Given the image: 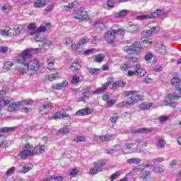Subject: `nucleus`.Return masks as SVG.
<instances>
[{
    "label": "nucleus",
    "instance_id": "nucleus-13",
    "mask_svg": "<svg viewBox=\"0 0 181 181\" xmlns=\"http://www.w3.org/2000/svg\"><path fill=\"white\" fill-rule=\"evenodd\" d=\"M171 84L175 87L176 91H178L181 94L180 78L177 77L173 78L171 79Z\"/></svg>",
    "mask_w": 181,
    "mask_h": 181
},
{
    "label": "nucleus",
    "instance_id": "nucleus-29",
    "mask_svg": "<svg viewBox=\"0 0 181 181\" xmlns=\"http://www.w3.org/2000/svg\"><path fill=\"white\" fill-rule=\"evenodd\" d=\"M136 74L137 77L139 78L141 77H144L145 74H146V71L142 68H139L136 69Z\"/></svg>",
    "mask_w": 181,
    "mask_h": 181
},
{
    "label": "nucleus",
    "instance_id": "nucleus-60",
    "mask_svg": "<svg viewBox=\"0 0 181 181\" xmlns=\"http://www.w3.org/2000/svg\"><path fill=\"white\" fill-rule=\"evenodd\" d=\"M53 106V105L50 103H47L42 105V107L44 110H49V108H52V107Z\"/></svg>",
    "mask_w": 181,
    "mask_h": 181
},
{
    "label": "nucleus",
    "instance_id": "nucleus-52",
    "mask_svg": "<svg viewBox=\"0 0 181 181\" xmlns=\"http://www.w3.org/2000/svg\"><path fill=\"white\" fill-rule=\"evenodd\" d=\"M119 118V116L118 115V113H115L113 114V116L110 117V121L113 124H115V122H117V119H118Z\"/></svg>",
    "mask_w": 181,
    "mask_h": 181
},
{
    "label": "nucleus",
    "instance_id": "nucleus-62",
    "mask_svg": "<svg viewBox=\"0 0 181 181\" xmlns=\"http://www.w3.org/2000/svg\"><path fill=\"white\" fill-rule=\"evenodd\" d=\"M163 160H164L163 158L159 157V158H153L152 160V162L154 164L156 163V162H158V163H162V162H163Z\"/></svg>",
    "mask_w": 181,
    "mask_h": 181
},
{
    "label": "nucleus",
    "instance_id": "nucleus-15",
    "mask_svg": "<svg viewBox=\"0 0 181 181\" xmlns=\"http://www.w3.org/2000/svg\"><path fill=\"white\" fill-rule=\"evenodd\" d=\"M68 118L69 119H71V117H70V115L67 113H62V112H56L52 117V119H60L61 118Z\"/></svg>",
    "mask_w": 181,
    "mask_h": 181
},
{
    "label": "nucleus",
    "instance_id": "nucleus-25",
    "mask_svg": "<svg viewBox=\"0 0 181 181\" xmlns=\"http://www.w3.org/2000/svg\"><path fill=\"white\" fill-rule=\"evenodd\" d=\"M22 142L23 144H28V145H30L32 142H33V138L30 136L25 135L22 136Z\"/></svg>",
    "mask_w": 181,
    "mask_h": 181
},
{
    "label": "nucleus",
    "instance_id": "nucleus-59",
    "mask_svg": "<svg viewBox=\"0 0 181 181\" xmlns=\"http://www.w3.org/2000/svg\"><path fill=\"white\" fill-rule=\"evenodd\" d=\"M168 98H173V100H179V98H181V96L177 95L175 93H172L168 95Z\"/></svg>",
    "mask_w": 181,
    "mask_h": 181
},
{
    "label": "nucleus",
    "instance_id": "nucleus-40",
    "mask_svg": "<svg viewBox=\"0 0 181 181\" xmlns=\"http://www.w3.org/2000/svg\"><path fill=\"white\" fill-rule=\"evenodd\" d=\"M165 145H166V141H165V139H158V141L157 142L158 148H165Z\"/></svg>",
    "mask_w": 181,
    "mask_h": 181
},
{
    "label": "nucleus",
    "instance_id": "nucleus-7",
    "mask_svg": "<svg viewBox=\"0 0 181 181\" xmlns=\"http://www.w3.org/2000/svg\"><path fill=\"white\" fill-rule=\"evenodd\" d=\"M141 98H142V96H141L138 92L134 90V93L131 96V98L127 100V103H129V105H134V104H136V103H138Z\"/></svg>",
    "mask_w": 181,
    "mask_h": 181
},
{
    "label": "nucleus",
    "instance_id": "nucleus-22",
    "mask_svg": "<svg viewBox=\"0 0 181 181\" xmlns=\"http://www.w3.org/2000/svg\"><path fill=\"white\" fill-rule=\"evenodd\" d=\"M46 4H49V0H36L34 2V6L35 8H43Z\"/></svg>",
    "mask_w": 181,
    "mask_h": 181
},
{
    "label": "nucleus",
    "instance_id": "nucleus-64",
    "mask_svg": "<svg viewBox=\"0 0 181 181\" xmlns=\"http://www.w3.org/2000/svg\"><path fill=\"white\" fill-rule=\"evenodd\" d=\"M59 131V134H64V135L70 132V129H69V128L60 129Z\"/></svg>",
    "mask_w": 181,
    "mask_h": 181
},
{
    "label": "nucleus",
    "instance_id": "nucleus-53",
    "mask_svg": "<svg viewBox=\"0 0 181 181\" xmlns=\"http://www.w3.org/2000/svg\"><path fill=\"white\" fill-rule=\"evenodd\" d=\"M51 180H54V181H62L63 180V177L62 176H55V175H52L50 176Z\"/></svg>",
    "mask_w": 181,
    "mask_h": 181
},
{
    "label": "nucleus",
    "instance_id": "nucleus-42",
    "mask_svg": "<svg viewBox=\"0 0 181 181\" xmlns=\"http://www.w3.org/2000/svg\"><path fill=\"white\" fill-rule=\"evenodd\" d=\"M107 88L105 85H103V87L96 89L93 92V94H103V93H104V91H105V90H107Z\"/></svg>",
    "mask_w": 181,
    "mask_h": 181
},
{
    "label": "nucleus",
    "instance_id": "nucleus-63",
    "mask_svg": "<svg viewBox=\"0 0 181 181\" xmlns=\"http://www.w3.org/2000/svg\"><path fill=\"white\" fill-rule=\"evenodd\" d=\"M115 103H117V101L115 100V99H110L107 102V107H112L114 105V104H115Z\"/></svg>",
    "mask_w": 181,
    "mask_h": 181
},
{
    "label": "nucleus",
    "instance_id": "nucleus-56",
    "mask_svg": "<svg viewBox=\"0 0 181 181\" xmlns=\"http://www.w3.org/2000/svg\"><path fill=\"white\" fill-rule=\"evenodd\" d=\"M119 175H121V173L119 171H117V172L113 173L110 177V180L111 181L115 180V179H117V177H118V176H119Z\"/></svg>",
    "mask_w": 181,
    "mask_h": 181
},
{
    "label": "nucleus",
    "instance_id": "nucleus-49",
    "mask_svg": "<svg viewBox=\"0 0 181 181\" xmlns=\"http://www.w3.org/2000/svg\"><path fill=\"white\" fill-rule=\"evenodd\" d=\"M138 29V25H131L128 28V32H129L130 33H134V32H136Z\"/></svg>",
    "mask_w": 181,
    "mask_h": 181
},
{
    "label": "nucleus",
    "instance_id": "nucleus-39",
    "mask_svg": "<svg viewBox=\"0 0 181 181\" xmlns=\"http://www.w3.org/2000/svg\"><path fill=\"white\" fill-rule=\"evenodd\" d=\"M60 78V74H52L48 76L49 81H54V80H56L57 78Z\"/></svg>",
    "mask_w": 181,
    "mask_h": 181
},
{
    "label": "nucleus",
    "instance_id": "nucleus-10",
    "mask_svg": "<svg viewBox=\"0 0 181 181\" xmlns=\"http://www.w3.org/2000/svg\"><path fill=\"white\" fill-rule=\"evenodd\" d=\"M112 138V136H111V134H106L104 136H95L94 139L96 141V142L100 144L101 142H107V141H111Z\"/></svg>",
    "mask_w": 181,
    "mask_h": 181
},
{
    "label": "nucleus",
    "instance_id": "nucleus-46",
    "mask_svg": "<svg viewBox=\"0 0 181 181\" xmlns=\"http://www.w3.org/2000/svg\"><path fill=\"white\" fill-rule=\"evenodd\" d=\"M153 171L155 172V173H162L163 172H165V170L160 166L154 165Z\"/></svg>",
    "mask_w": 181,
    "mask_h": 181
},
{
    "label": "nucleus",
    "instance_id": "nucleus-1",
    "mask_svg": "<svg viewBox=\"0 0 181 181\" xmlns=\"http://www.w3.org/2000/svg\"><path fill=\"white\" fill-rule=\"evenodd\" d=\"M19 156H21V159H26L28 156H33V146L29 144H26L23 147V151L19 153Z\"/></svg>",
    "mask_w": 181,
    "mask_h": 181
},
{
    "label": "nucleus",
    "instance_id": "nucleus-28",
    "mask_svg": "<svg viewBox=\"0 0 181 181\" xmlns=\"http://www.w3.org/2000/svg\"><path fill=\"white\" fill-rule=\"evenodd\" d=\"M81 62H74L71 65V70L72 71H76V70H79L81 68Z\"/></svg>",
    "mask_w": 181,
    "mask_h": 181
},
{
    "label": "nucleus",
    "instance_id": "nucleus-17",
    "mask_svg": "<svg viewBox=\"0 0 181 181\" xmlns=\"http://www.w3.org/2000/svg\"><path fill=\"white\" fill-rule=\"evenodd\" d=\"M20 66H18L16 69L19 71V73H21V74H24V73H29V68L28 65L23 64V63H19Z\"/></svg>",
    "mask_w": 181,
    "mask_h": 181
},
{
    "label": "nucleus",
    "instance_id": "nucleus-44",
    "mask_svg": "<svg viewBox=\"0 0 181 181\" xmlns=\"http://www.w3.org/2000/svg\"><path fill=\"white\" fill-rule=\"evenodd\" d=\"M127 13H128V10L127 9H123L119 13H116L115 14V16L116 18H119V16H125V15H127Z\"/></svg>",
    "mask_w": 181,
    "mask_h": 181
},
{
    "label": "nucleus",
    "instance_id": "nucleus-21",
    "mask_svg": "<svg viewBox=\"0 0 181 181\" xmlns=\"http://www.w3.org/2000/svg\"><path fill=\"white\" fill-rule=\"evenodd\" d=\"M9 103V100H8L6 98L4 97V95L0 93V111H2V108H4L5 105H8Z\"/></svg>",
    "mask_w": 181,
    "mask_h": 181
},
{
    "label": "nucleus",
    "instance_id": "nucleus-8",
    "mask_svg": "<svg viewBox=\"0 0 181 181\" xmlns=\"http://www.w3.org/2000/svg\"><path fill=\"white\" fill-rule=\"evenodd\" d=\"M45 151H46V145L39 144L38 145L35 146L33 148V153L35 155H40L43 153H45Z\"/></svg>",
    "mask_w": 181,
    "mask_h": 181
},
{
    "label": "nucleus",
    "instance_id": "nucleus-33",
    "mask_svg": "<svg viewBox=\"0 0 181 181\" xmlns=\"http://www.w3.org/2000/svg\"><path fill=\"white\" fill-rule=\"evenodd\" d=\"M152 105H153V103L145 102L140 105V108L141 110H149Z\"/></svg>",
    "mask_w": 181,
    "mask_h": 181
},
{
    "label": "nucleus",
    "instance_id": "nucleus-50",
    "mask_svg": "<svg viewBox=\"0 0 181 181\" xmlns=\"http://www.w3.org/2000/svg\"><path fill=\"white\" fill-rule=\"evenodd\" d=\"M136 19L138 21H145L146 19H151L149 15L137 16Z\"/></svg>",
    "mask_w": 181,
    "mask_h": 181
},
{
    "label": "nucleus",
    "instance_id": "nucleus-16",
    "mask_svg": "<svg viewBox=\"0 0 181 181\" xmlns=\"http://www.w3.org/2000/svg\"><path fill=\"white\" fill-rule=\"evenodd\" d=\"M52 23H43L37 29V33H42V32H46L47 29H50Z\"/></svg>",
    "mask_w": 181,
    "mask_h": 181
},
{
    "label": "nucleus",
    "instance_id": "nucleus-2",
    "mask_svg": "<svg viewBox=\"0 0 181 181\" xmlns=\"http://www.w3.org/2000/svg\"><path fill=\"white\" fill-rule=\"evenodd\" d=\"M28 74L30 76H33L37 73V70L40 67V62L37 60H32L28 64Z\"/></svg>",
    "mask_w": 181,
    "mask_h": 181
},
{
    "label": "nucleus",
    "instance_id": "nucleus-43",
    "mask_svg": "<svg viewBox=\"0 0 181 181\" xmlns=\"http://www.w3.org/2000/svg\"><path fill=\"white\" fill-rule=\"evenodd\" d=\"M86 141V137L84 136H78L74 139V142H76L78 144V142H85Z\"/></svg>",
    "mask_w": 181,
    "mask_h": 181
},
{
    "label": "nucleus",
    "instance_id": "nucleus-20",
    "mask_svg": "<svg viewBox=\"0 0 181 181\" xmlns=\"http://www.w3.org/2000/svg\"><path fill=\"white\" fill-rule=\"evenodd\" d=\"M69 86V82L67 81H64L62 83H57L52 86L54 90H62V88H66Z\"/></svg>",
    "mask_w": 181,
    "mask_h": 181
},
{
    "label": "nucleus",
    "instance_id": "nucleus-54",
    "mask_svg": "<svg viewBox=\"0 0 181 181\" xmlns=\"http://www.w3.org/2000/svg\"><path fill=\"white\" fill-rule=\"evenodd\" d=\"M14 173H15V167H11L7 170L6 175L7 176H11V175H13Z\"/></svg>",
    "mask_w": 181,
    "mask_h": 181
},
{
    "label": "nucleus",
    "instance_id": "nucleus-3",
    "mask_svg": "<svg viewBox=\"0 0 181 181\" xmlns=\"http://www.w3.org/2000/svg\"><path fill=\"white\" fill-rule=\"evenodd\" d=\"M32 57V49H27L23 50V52L18 56L15 63H25L26 60Z\"/></svg>",
    "mask_w": 181,
    "mask_h": 181
},
{
    "label": "nucleus",
    "instance_id": "nucleus-9",
    "mask_svg": "<svg viewBox=\"0 0 181 181\" xmlns=\"http://www.w3.org/2000/svg\"><path fill=\"white\" fill-rule=\"evenodd\" d=\"M74 18L77 19L79 22H81V21H86L88 19V15L86 11H78L76 13Z\"/></svg>",
    "mask_w": 181,
    "mask_h": 181
},
{
    "label": "nucleus",
    "instance_id": "nucleus-48",
    "mask_svg": "<svg viewBox=\"0 0 181 181\" xmlns=\"http://www.w3.org/2000/svg\"><path fill=\"white\" fill-rule=\"evenodd\" d=\"M21 105H32L33 104V100H24L20 103Z\"/></svg>",
    "mask_w": 181,
    "mask_h": 181
},
{
    "label": "nucleus",
    "instance_id": "nucleus-31",
    "mask_svg": "<svg viewBox=\"0 0 181 181\" xmlns=\"http://www.w3.org/2000/svg\"><path fill=\"white\" fill-rule=\"evenodd\" d=\"M105 59V55L104 54H98L95 55L94 61L97 63H101Z\"/></svg>",
    "mask_w": 181,
    "mask_h": 181
},
{
    "label": "nucleus",
    "instance_id": "nucleus-11",
    "mask_svg": "<svg viewBox=\"0 0 181 181\" xmlns=\"http://www.w3.org/2000/svg\"><path fill=\"white\" fill-rule=\"evenodd\" d=\"M93 26L95 28V30L100 33V32H103L104 29H105V23L102 21L95 22Z\"/></svg>",
    "mask_w": 181,
    "mask_h": 181
},
{
    "label": "nucleus",
    "instance_id": "nucleus-35",
    "mask_svg": "<svg viewBox=\"0 0 181 181\" xmlns=\"http://www.w3.org/2000/svg\"><path fill=\"white\" fill-rule=\"evenodd\" d=\"M127 163H133L134 165H139L141 163V159L136 158H129L127 160Z\"/></svg>",
    "mask_w": 181,
    "mask_h": 181
},
{
    "label": "nucleus",
    "instance_id": "nucleus-24",
    "mask_svg": "<svg viewBox=\"0 0 181 181\" xmlns=\"http://www.w3.org/2000/svg\"><path fill=\"white\" fill-rule=\"evenodd\" d=\"M88 114H91V111L88 108H84L82 110H79L76 112V115L78 117H81L83 115H88Z\"/></svg>",
    "mask_w": 181,
    "mask_h": 181
},
{
    "label": "nucleus",
    "instance_id": "nucleus-45",
    "mask_svg": "<svg viewBox=\"0 0 181 181\" xmlns=\"http://www.w3.org/2000/svg\"><path fill=\"white\" fill-rule=\"evenodd\" d=\"M12 66H13V62L8 61L4 63V69L5 70H11Z\"/></svg>",
    "mask_w": 181,
    "mask_h": 181
},
{
    "label": "nucleus",
    "instance_id": "nucleus-36",
    "mask_svg": "<svg viewBox=\"0 0 181 181\" xmlns=\"http://www.w3.org/2000/svg\"><path fill=\"white\" fill-rule=\"evenodd\" d=\"M11 5L9 4H4L1 6V11L4 12V13H9V12H11Z\"/></svg>",
    "mask_w": 181,
    "mask_h": 181
},
{
    "label": "nucleus",
    "instance_id": "nucleus-4",
    "mask_svg": "<svg viewBox=\"0 0 181 181\" xmlns=\"http://www.w3.org/2000/svg\"><path fill=\"white\" fill-rule=\"evenodd\" d=\"M94 168L89 171L90 175H95L98 172H103V167L105 166V160H98L93 163Z\"/></svg>",
    "mask_w": 181,
    "mask_h": 181
},
{
    "label": "nucleus",
    "instance_id": "nucleus-38",
    "mask_svg": "<svg viewBox=\"0 0 181 181\" xmlns=\"http://www.w3.org/2000/svg\"><path fill=\"white\" fill-rule=\"evenodd\" d=\"M6 141H5V136L4 134H0V148H6Z\"/></svg>",
    "mask_w": 181,
    "mask_h": 181
},
{
    "label": "nucleus",
    "instance_id": "nucleus-6",
    "mask_svg": "<svg viewBox=\"0 0 181 181\" xmlns=\"http://www.w3.org/2000/svg\"><path fill=\"white\" fill-rule=\"evenodd\" d=\"M115 36H117V32L115 29H112L105 34V39H106V40L109 42L110 45H112L114 43Z\"/></svg>",
    "mask_w": 181,
    "mask_h": 181
},
{
    "label": "nucleus",
    "instance_id": "nucleus-30",
    "mask_svg": "<svg viewBox=\"0 0 181 181\" xmlns=\"http://www.w3.org/2000/svg\"><path fill=\"white\" fill-rule=\"evenodd\" d=\"M132 47L134 54L138 53V52H141V49H142V45H141V43L138 42H134Z\"/></svg>",
    "mask_w": 181,
    "mask_h": 181
},
{
    "label": "nucleus",
    "instance_id": "nucleus-23",
    "mask_svg": "<svg viewBox=\"0 0 181 181\" xmlns=\"http://www.w3.org/2000/svg\"><path fill=\"white\" fill-rule=\"evenodd\" d=\"M156 47H157L158 53H160V54H166V47H165L163 44H159L156 42Z\"/></svg>",
    "mask_w": 181,
    "mask_h": 181
},
{
    "label": "nucleus",
    "instance_id": "nucleus-14",
    "mask_svg": "<svg viewBox=\"0 0 181 181\" xmlns=\"http://www.w3.org/2000/svg\"><path fill=\"white\" fill-rule=\"evenodd\" d=\"M151 172L148 170H143L139 175V179L141 181H148L151 179Z\"/></svg>",
    "mask_w": 181,
    "mask_h": 181
},
{
    "label": "nucleus",
    "instance_id": "nucleus-41",
    "mask_svg": "<svg viewBox=\"0 0 181 181\" xmlns=\"http://www.w3.org/2000/svg\"><path fill=\"white\" fill-rule=\"evenodd\" d=\"M87 70L92 76H97L98 71H100L99 69L87 68Z\"/></svg>",
    "mask_w": 181,
    "mask_h": 181
},
{
    "label": "nucleus",
    "instance_id": "nucleus-47",
    "mask_svg": "<svg viewBox=\"0 0 181 181\" xmlns=\"http://www.w3.org/2000/svg\"><path fill=\"white\" fill-rule=\"evenodd\" d=\"M143 45L145 46V47H147V49H151V47H152V41L145 40L143 41Z\"/></svg>",
    "mask_w": 181,
    "mask_h": 181
},
{
    "label": "nucleus",
    "instance_id": "nucleus-32",
    "mask_svg": "<svg viewBox=\"0 0 181 181\" xmlns=\"http://www.w3.org/2000/svg\"><path fill=\"white\" fill-rule=\"evenodd\" d=\"M160 15H162V10L157 9L154 12L151 13V15H149L150 19L158 18V16H160Z\"/></svg>",
    "mask_w": 181,
    "mask_h": 181
},
{
    "label": "nucleus",
    "instance_id": "nucleus-26",
    "mask_svg": "<svg viewBox=\"0 0 181 181\" xmlns=\"http://www.w3.org/2000/svg\"><path fill=\"white\" fill-rule=\"evenodd\" d=\"M125 86V82L124 81H115L112 86V90H117V88H119V87H124Z\"/></svg>",
    "mask_w": 181,
    "mask_h": 181
},
{
    "label": "nucleus",
    "instance_id": "nucleus-27",
    "mask_svg": "<svg viewBox=\"0 0 181 181\" xmlns=\"http://www.w3.org/2000/svg\"><path fill=\"white\" fill-rule=\"evenodd\" d=\"M151 129H148V128H140L136 130H134V133L135 134H149L151 132Z\"/></svg>",
    "mask_w": 181,
    "mask_h": 181
},
{
    "label": "nucleus",
    "instance_id": "nucleus-57",
    "mask_svg": "<svg viewBox=\"0 0 181 181\" xmlns=\"http://www.w3.org/2000/svg\"><path fill=\"white\" fill-rule=\"evenodd\" d=\"M117 105V107H119V108H122L123 107H128V105H129V103H128V101H123L118 103Z\"/></svg>",
    "mask_w": 181,
    "mask_h": 181
},
{
    "label": "nucleus",
    "instance_id": "nucleus-18",
    "mask_svg": "<svg viewBox=\"0 0 181 181\" xmlns=\"http://www.w3.org/2000/svg\"><path fill=\"white\" fill-rule=\"evenodd\" d=\"M21 169L19 170L20 173H28L29 170L33 168V165L32 164H25L24 165H20Z\"/></svg>",
    "mask_w": 181,
    "mask_h": 181
},
{
    "label": "nucleus",
    "instance_id": "nucleus-51",
    "mask_svg": "<svg viewBox=\"0 0 181 181\" xmlns=\"http://www.w3.org/2000/svg\"><path fill=\"white\" fill-rule=\"evenodd\" d=\"M0 33L1 35H6V36H9L10 37H12L14 34H12V31H6L4 30H1Z\"/></svg>",
    "mask_w": 181,
    "mask_h": 181
},
{
    "label": "nucleus",
    "instance_id": "nucleus-12",
    "mask_svg": "<svg viewBox=\"0 0 181 181\" xmlns=\"http://www.w3.org/2000/svg\"><path fill=\"white\" fill-rule=\"evenodd\" d=\"M11 32H12V34H13V36L15 35H23L25 32H26V30H25V28L22 25H18L17 28H13L12 30H11Z\"/></svg>",
    "mask_w": 181,
    "mask_h": 181
},
{
    "label": "nucleus",
    "instance_id": "nucleus-55",
    "mask_svg": "<svg viewBox=\"0 0 181 181\" xmlns=\"http://www.w3.org/2000/svg\"><path fill=\"white\" fill-rule=\"evenodd\" d=\"M136 142L140 144L141 146H148V141L146 140L138 139V140H136Z\"/></svg>",
    "mask_w": 181,
    "mask_h": 181
},
{
    "label": "nucleus",
    "instance_id": "nucleus-5",
    "mask_svg": "<svg viewBox=\"0 0 181 181\" xmlns=\"http://www.w3.org/2000/svg\"><path fill=\"white\" fill-rule=\"evenodd\" d=\"M160 30V28L156 25H153L151 28L150 30H146L141 33V35L143 37H151V35H153V33H158Z\"/></svg>",
    "mask_w": 181,
    "mask_h": 181
},
{
    "label": "nucleus",
    "instance_id": "nucleus-58",
    "mask_svg": "<svg viewBox=\"0 0 181 181\" xmlns=\"http://www.w3.org/2000/svg\"><path fill=\"white\" fill-rule=\"evenodd\" d=\"M90 91L83 92V97L81 98V101H86V98L88 100V97H90Z\"/></svg>",
    "mask_w": 181,
    "mask_h": 181
},
{
    "label": "nucleus",
    "instance_id": "nucleus-34",
    "mask_svg": "<svg viewBox=\"0 0 181 181\" xmlns=\"http://www.w3.org/2000/svg\"><path fill=\"white\" fill-rule=\"evenodd\" d=\"M16 129V127H3L0 129V132L1 134H4L5 132H13Z\"/></svg>",
    "mask_w": 181,
    "mask_h": 181
},
{
    "label": "nucleus",
    "instance_id": "nucleus-61",
    "mask_svg": "<svg viewBox=\"0 0 181 181\" xmlns=\"http://www.w3.org/2000/svg\"><path fill=\"white\" fill-rule=\"evenodd\" d=\"M130 67H131V65H129V64H124L123 65L121 66L120 69L123 71H127V70H128V69H129Z\"/></svg>",
    "mask_w": 181,
    "mask_h": 181
},
{
    "label": "nucleus",
    "instance_id": "nucleus-37",
    "mask_svg": "<svg viewBox=\"0 0 181 181\" xmlns=\"http://www.w3.org/2000/svg\"><path fill=\"white\" fill-rule=\"evenodd\" d=\"M124 50L129 54H135V52L134 51V47H132V45L124 47Z\"/></svg>",
    "mask_w": 181,
    "mask_h": 181
},
{
    "label": "nucleus",
    "instance_id": "nucleus-19",
    "mask_svg": "<svg viewBox=\"0 0 181 181\" xmlns=\"http://www.w3.org/2000/svg\"><path fill=\"white\" fill-rule=\"evenodd\" d=\"M21 105V102L12 103L8 105V111L10 112H13L19 110V106Z\"/></svg>",
    "mask_w": 181,
    "mask_h": 181
}]
</instances>
